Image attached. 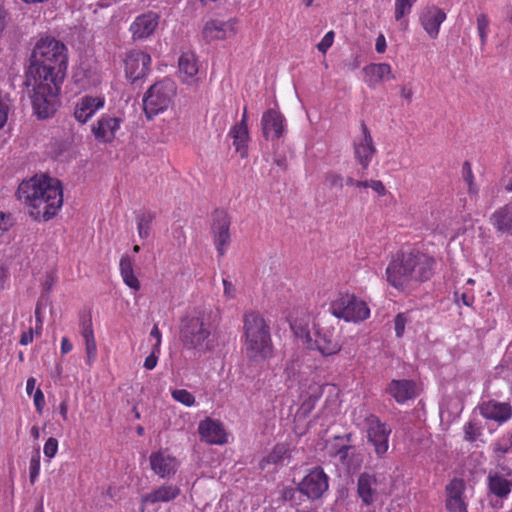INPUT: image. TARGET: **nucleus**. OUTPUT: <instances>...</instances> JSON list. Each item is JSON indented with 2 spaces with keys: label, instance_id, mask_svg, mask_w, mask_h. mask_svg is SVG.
<instances>
[{
  "label": "nucleus",
  "instance_id": "47",
  "mask_svg": "<svg viewBox=\"0 0 512 512\" xmlns=\"http://www.w3.org/2000/svg\"><path fill=\"white\" fill-rule=\"evenodd\" d=\"M286 453V449L283 445H277L272 453H270V455L268 456V462H271V463H277L278 461L281 460V458L283 457V455Z\"/></svg>",
  "mask_w": 512,
  "mask_h": 512
},
{
  "label": "nucleus",
  "instance_id": "50",
  "mask_svg": "<svg viewBox=\"0 0 512 512\" xmlns=\"http://www.w3.org/2000/svg\"><path fill=\"white\" fill-rule=\"evenodd\" d=\"M353 448L350 444H344L337 449L336 455L339 457L342 463H345L349 456V451Z\"/></svg>",
  "mask_w": 512,
  "mask_h": 512
},
{
  "label": "nucleus",
  "instance_id": "26",
  "mask_svg": "<svg viewBox=\"0 0 512 512\" xmlns=\"http://www.w3.org/2000/svg\"><path fill=\"white\" fill-rule=\"evenodd\" d=\"M365 81L369 87H375L382 81L394 79L391 66L387 63H372L363 68Z\"/></svg>",
  "mask_w": 512,
  "mask_h": 512
},
{
  "label": "nucleus",
  "instance_id": "48",
  "mask_svg": "<svg viewBox=\"0 0 512 512\" xmlns=\"http://www.w3.org/2000/svg\"><path fill=\"white\" fill-rule=\"evenodd\" d=\"M82 330L81 334L85 341H88L90 339H94V333L92 329V323L91 320L85 321L81 324Z\"/></svg>",
  "mask_w": 512,
  "mask_h": 512
},
{
  "label": "nucleus",
  "instance_id": "14",
  "mask_svg": "<svg viewBox=\"0 0 512 512\" xmlns=\"http://www.w3.org/2000/svg\"><path fill=\"white\" fill-rule=\"evenodd\" d=\"M236 24L237 20L235 18H231L228 21L218 19L209 20L202 29L203 38L207 42H211L232 37L236 33Z\"/></svg>",
  "mask_w": 512,
  "mask_h": 512
},
{
  "label": "nucleus",
  "instance_id": "44",
  "mask_svg": "<svg viewBox=\"0 0 512 512\" xmlns=\"http://www.w3.org/2000/svg\"><path fill=\"white\" fill-rule=\"evenodd\" d=\"M85 349L87 354V363L89 366L92 365L93 361L96 359L97 348L95 339H90L85 341Z\"/></svg>",
  "mask_w": 512,
  "mask_h": 512
},
{
  "label": "nucleus",
  "instance_id": "21",
  "mask_svg": "<svg viewBox=\"0 0 512 512\" xmlns=\"http://www.w3.org/2000/svg\"><path fill=\"white\" fill-rule=\"evenodd\" d=\"M198 432L201 440L208 444H224L227 442L226 433L222 423L211 418L200 421Z\"/></svg>",
  "mask_w": 512,
  "mask_h": 512
},
{
  "label": "nucleus",
  "instance_id": "12",
  "mask_svg": "<svg viewBox=\"0 0 512 512\" xmlns=\"http://www.w3.org/2000/svg\"><path fill=\"white\" fill-rule=\"evenodd\" d=\"M309 347L315 348L323 356L335 355L341 350L340 334L335 329L318 328Z\"/></svg>",
  "mask_w": 512,
  "mask_h": 512
},
{
  "label": "nucleus",
  "instance_id": "58",
  "mask_svg": "<svg viewBox=\"0 0 512 512\" xmlns=\"http://www.w3.org/2000/svg\"><path fill=\"white\" fill-rule=\"evenodd\" d=\"M35 318H36V332L42 328V318L40 313V305L37 304L35 309Z\"/></svg>",
  "mask_w": 512,
  "mask_h": 512
},
{
  "label": "nucleus",
  "instance_id": "3",
  "mask_svg": "<svg viewBox=\"0 0 512 512\" xmlns=\"http://www.w3.org/2000/svg\"><path fill=\"white\" fill-rule=\"evenodd\" d=\"M68 67L67 48L54 37H43L37 41L26 75L42 80L63 81Z\"/></svg>",
  "mask_w": 512,
  "mask_h": 512
},
{
  "label": "nucleus",
  "instance_id": "53",
  "mask_svg": "<svg viewBox=\"0 0 512 512\" xmlns=\"http://www.w3.org/2000/svg\"><path fill=\"white\" fill-rule=\"evenodd\" d=\"M8 117V106L0 99V129L5 125Z\"/></svg>",
  "mask_w": 512,
  "mask_h": 512
},
{
  "label": "nucleus",
  "instance_id": "63",
  "mask_svg": "<svg viewBox=\"0 0 512 512\" xmlns=\"http://www.w3.org/2000/svg\"><path fill=\"white\" fill-rule=\"evenodd\" d=\"M35 382H36V381H35V379H34V378H29V379L27 380L26 390H27V393H28V394H31V393H32V391H33V389H34V387H35Z\"/></svg>",
  "mask_w": 512,
  "mask_h": 512
},
{
  "label": "nucleus",
  "instance_id": "61",
  "mask_svg": "<svg viewBox=\"0 0 512 512\" xmlns=\"http://www.w3.org/2000/svg\"><path fill=\"white\" fill-rule=\"evenodd\" d=\"M295 490L293 488H288L283 491V498L285 500L291 501L294 498Z\"/></svg>",
  "mask_w": 512,
  "mask_h": 512
},
{
  "label": "nucleus",
  "instance_id": "6",
  "mask_svg": "<svg viewBox=\"0 0 512 512\" xmlns=\"http://www.w3.org/2000/svg\"><path fill=\"white\" fill-rule=\"evenodd\" d=\"M63 81H53L35 79L31 80L30 75H26L24 84L27 88L32 87L30 95L34 114L39 119H46L52 116L57 107L60 85Z\"/></svg>",
  "mask_w": 512,
  "mask_h": 512
},
{
  "label": "nucleus",
  "instance_id": "10",
  "mask_svg": "<svg viewBox=\"0 0 512 512\" xmlns=\"http://www.w3.org/2000/svg\"><path fill=\"white\" fill-rule=\"evenodd\" d=\"M231 218L224 210H215L212 214L211 231L216 250L219 256L225 254V248L230 244Z\"/></svg>",
  "mask_w": 512,
  "mask_h": 512
},
{
  "label": "nucleus",
  "instance_id": "22",
  "mask_svg": "<svg viewBox=\"0 0 512 512\" xmlns=\"http://www.w3.org/2000/svg\"><path fill=\"white\" fill-rule=\"evenodd\" d=\"M378 480L374 474L363 472L357 480V495L362 503L370 506L375 503L378 497Z\"/></svg>",
  "mask_w": 512,
  "mask_h": 512
},
{
  "label": "nucleus",
  "instance_id": "41",
  "mask_svg": "<svg viewBox=\"0 0 512 512\" xmlns=\"http://www.w3.org/2000/svg\"><path fill=\"white\" fill-rule=\"evenodd\" d=\"M462 177L463 180L468 184L469 191L472 192L474 188V176L471 168V164L465 161L462 166Z\"/></svg>",
  "mask_w": 512,
  "mask_h": 512
},
{
  "label": "nucleus",
  "instance_id": "2",
  "mask_svg": "<svg viewBox=\"0 0 512 512\" xmlns=\"http://www.w3.org/2000/svg\"><path fill=\"white\" fill-rule=\"evenodd\" d=\"M435 260L419 250L398 252L386 268L387 281L404 290L429 280L433 275Z\"/></svg>",
  "mask_w": 512,
  "mask_h": 512
},
{
  "label": "nucleus",
  "instance_id": "20",
  "mask_svg": "<svg viewBox=\"0 0 512 512\" xmlns=\"http://www.w3.org/2000/svg\"><path fill=\"white\" fill-rule=\"evenodd\" d=\"M151 469L161 478H167L174 475L177 471L178 462L175 457L165 451L151 453L149 457Z\"/></svg>",
  "mask_w": 512,
  "mask_h": 512
},
{
  "label": "nucleus",
  "instance_id": "29",
  "mask_svg": "<svg viewBox=\"0 0 512 512\" xmlns=\"http://www.w3.org/2000/svg\"><path fill=\"white\" fill-rule=\"evenodd\" d=\"M487 486L491 494L501 499L507 498L512 491V481L506 479L499 473H489Z\"/></svg>",
  "mask_w": 512,
  "mask_h": 512
},
{
  "label": "nucleus",
  "instance_id": "25",
  "mask_svg": "<svg viewBox=\"0 0 512 512\" xmlns=\"http://www.w3.org/2000/svg\"><path fill=\"white\" fill-rule=\"evenodd\" d=\"M283 121L284 118L280 112L274 109L267 110L261 120L263 136L266 139L280 138L284 130Z\"/></svg>",
  "mask_w": 512,
  "mask_h": 512
},
{
  "label": "nucleus",
  "instance_id": "36",
  "mask_svg": "<svg viewBox=\"0 0 512 512\" xmlns=\"http://www.w3.org/2000/svg\"><path fill=\"white\" fill-rule=\"evenodd\" d=\"M171 395L175 401L187 407L193 406L196 401L194 395L185 389H175L172 391Z\"/></svg>",
  "mask_w": 512,
  "mask_h": 512
},
{
  "label": "nucleus",
  "instance_id": "11",
  "mask_svg": "<svg viewBox=\"0 0 512 512\" xmlns=\"http://www.w3.org/2000/svg\"><path fill=\"white\" fill-rule=\"evenodd\" d=\"M151 64V57L144 51H130L125 58V72L127 78L132 82L143 79Z\"/></svg>",
  "mask_w": 512,
  "mask_h": 512
},
{
  "label": "nucleus",
  "instance_id": "38",
  "mask_svg": "<svg viewBox=\"0 0 512 512\" xmlns=\"http://www.w3.org/2000/svg\"><path fill=\"white\" fill-rule=\"evenodd\" d=\"M40 450L35 449L33 452V455L30 460V467H29V480L31 484H34L39 472H40Z\"/></svg>",
  "mask_w": 512,
  "mask_h": 512
},
{
  "label": "nucleus",
  "instance_id": "52",
  "mask_svg": "<svg viewBox=\"0 0 512 512\" xmlns=\"http://www.w3.org/2000/svg\"><path fill=\"white\" fill-rule=\"evenodd\" d=\"M222 282H223V286H224L225 296L228 298H231V299L234 298L236 295V289H235L234 285L226 279H223Z\"/></svg>",
  "mask_w": 512,
  "mask_h": 512
},
{
  "label": "nucleus",
  "instance_id": "39",
  "mask_svg": "<svg viewBox=\"0 0 512 512\" xmlns=\"http://www.w3.org/2000/svg\"><path fill=\"white\" fill-rule=\"evenodd\" d=\"M416 0H395V19L399 21L409 14Z\"/></svg>",
  "mask_w": 512,
  "mask_h": 512
},
{
  "label": "nucleus",
  "instance_id": "32",
  "mask_svg": "<svg viewBox=\"0 0 512 512\" xmlns=\"http://www.w3.org/2000/svg\"><path fill=\"white\" fill-rule=\"evenodd\" d=\"M230 135L233 138V145L235 146L236 151L240 153L241 157H246L247 156V142L249 140L247 126L235 125L231 129Z\"/></svg>",
  "mask_w": 512,
  "mask_h": 512
},
{
  "label": "nucleus",
  "instance_id": "45",
  "mask_svg": "<svg viewBox=\"0 0 512 512\" xmlns=\"http://www.w3.org/2000/svg\"><path fill=\"white\" fill-rule=\"evenodd\" d=\"M58 449V441L56 438L50 437L44 445V454L48 458H53Z\"/></svg>",
  "mask_w": 512,
  "mask_h": 512
},
{
  "label": "nucleus",
  "instance_id": "17",
  "mask_svg": "<svg viewBox=\"0 0 512 512\" xmlns=\"http://www.w3.org/2000/svg\"><path fill=\"white\" fill-rule=\"evenodd\" d=\"M159 23L157 13L149 11L136 17L130 25V32L134 40H142L152 35Z\"/></svg>",
  "mask_w": 512,
  "mask_h": 512
},
{
  "label": "nucleus",
  "instance_id": "40",
  "mask_svg": "<svg viewBox=\"0 0 512 512\" xmlns=\"http://www.w3.org/2000/svg\"><path fill=\"white\" fill-rule=\"evenodd\" d=\"M343 177L335 172H328L325 174V182L329 186V188H337L341 190L344 186Z\"/></svg>",
  "mask_w": 512,
  "mask_h": 512
},
{
  "label": "nucleus",
  "instance_id": "13",
  "mask_svg": "<svg viewBox=\"0 0 512 512\" xmlns=\"http://www.w3.org/2000/svg\"><path fill=\"white\" fill-rule=\"evenodd\" d=\"M369 426L367 429L368 442L374 446V451L378 457H382L388 450V438L391 433L385 423L379 418L371 416L368 419Z\"/></svg>",
  "mask_w": 512,
  "mask_h": 512
},
{
  "label": "nucleus",
  "instance_id": "31",
  "mask_svg": "<svg viewBox=\"0 0 512 512\" xmlns=\"http://www.w3.org/2000/svg\"><path fill=\"white\" fill-rule=\"evenodd\" d=\"M120 273L128 287L135 291L140 289V282L134 275L132 260L128 255L122 256L120 260Z\"/></svg>",
  "mask_w": 512,
  "mask_h": 512
},
{
  "label": "nucleus",
  "instance_id": "15",
  "mask_svg": "<svg viewBox=\"0 0 512 512\" xmlns=\"http://www.w3.org/2000/svg\"><path fill=\"white\" fill-rule=\"evenodd\" d=\"M386 393L392 396L398 404H404L418 395L417 384L409 379H393L385 389Z\"/></svg>",
  "mask_w": 512,
  "mask_h": 512
},
{
  "label": "nucleus",
  "instance_id": "23",
  "mask_svg": "<svg viewBox=\"0 0 512 512\" xmlns=\"http://www.w3.org/2000/svg\"><path fill=\"white\" fill-rule=\"evenodd\" d=\"M122 119L103 115L97 124L92 127V132L98 141L111 142L115 138L117 130L120 128Z\"/></svg>",
  "mask_w": 512,
  "mask_h": 512
},
{
  "label": "nucleus",
  "instance_id": "43",
  "mask_svg": "<svg viewBox=\"0 0 512 512\" xmlns=\"http://www.w3.org/2000/svg\"><path fill=\"white\" fill-rule=\"evenodd\" d=\"M407 323V316L404 313H399L394 319V329L396 336L401 338L404 334L405 325Z\"/></svg>",
  "mask_w": 512,
  "mask_h": 512
},
{
  "label": "nucleus",
  "instance_id": "18",
  "mask_svg": "<svg viewBox=\"0 0 512 512\" xmlns=\"http://www.w3.org/2000/svg\"><path fill=\"white\" fill-rule=\"evenodd\" d=\"M363 137L354 144L355 158L361 165L363 170H366L371 162L376 148L373 144L372 136L365 123L361 124Z\"/></svg>",
  "mask_w": 512,
  "mask_h": 512
},
{
  "label": "nucleus",
  "instance_id": "7",
  "mask_svg": "<svg viewBox=\"0 0 512 512\" xmlns=\"http://www.w3.org/2000/svg\"><path fill=\"white\" fill-rule=\"evenodd\" d=\"M176 95V86L173 81L164 79L153 84L143 98V109L150 120L155 115L166 110Z\"/></svg>",
  "mask_w": 512,
  "mask_h": 512
},
{
  "label": "nucleus",
  "instance_id": "42",
  "mask_svg": "<svg viewBox=\"0 0 512 512\" xmlns=\"http://www.w3.org/2000/svg\"><path fill=\"white\" fill-rule=\"evenodd\" d=\"M290 325H291L292 330L296 334V336L301 337V338L305 337L307 339L308 343L312 342V339L310 338L309 331L305 324H303L301 322L298 323V321H294V322H291Z\"/></svg>",
  "mask_w": 512,
  "mask_h": 512
},
{
  "label": "nucleus",
  "instance_id": "24",
  "mask_svg": "<svg viewBox=\"0 0 512 512\" xmlns=\"http://www.w3.org/2000/svg\"><path fill=\"white\" fill-rule=\"evenodd\" d=\"M480 414L489 420L503 423L512 416V407L509 403H500L493 400L484 402L480 405Z\"/></svg>",
  "mask_w": 512,
  "mask_h": 512
},
{
  "label": "nucleus",
  "instance_id": "16",
  "mask_svg": "<svg viewBox=\"0 0 512 512\" xmlns=\"http://www.w3.org/2000/svg\"><path fill=\"white\" fill-rule=\"evenodd\" d=\"M446 508L449 512H468L463 499L465 483L462 479H452L445 488Z\"/></svg>",
  "mask_w": 512,
  "mask_h": 512
},
{
  "label": "nucleus",
  "instance_id": "37",
  "mask_svg": "<svg viewBox=\"0 0 512 512\" xmlns=\"http://www.w3.org/2000/svg\"><path fill=\"white\" fill-rule=\"evenodd\" d=\"M355 186L363 187L374 190L379 196H385L387 193L386 187L380 180H364L356 181Z\"/></svg>",
  "mask_w": 512,
  "mask_h": 512
},
{
  "label": "nucleus",
  "instance_id": "9",
  "mask_svg": "<svg viewBox=\"0 0 512 512\" xmlns=\"http://www.w3.org/2000/svg\"><path fill=\"white\" fill-rule=\"evenodd\" d=\"M328 487V476L321 467H315L298 484V491L310 500H317Z\"/></svg>",
  "mask_w": 512,
  "mask_h": 512
},
{
  "label": "nucleus",
  "instance_id": "27",
  "mask_svg": "<svg viewBox=\"0 0 512 512\" xmlns=\"http://www.w3.org/2000/svg\"><path fill=\"white\" fill-rule=\"evenodd\" d=\"M103 106L104 100L102 98L84 96L77 103L74 116L80 123H86Z\"/></svg>",
  "mask_w": 512,
  "mask_h": 512
},
{
  "label": "nucleus",
  "instance_id": "59",
  "mask_svg": "<svg viewBox=\"0 0 512 512\" xmlns=\"http://www.w3.org/2000/svg\"><path fill=\"white\" fill-rule=\"evenodd\" d=\"M59 411H60V414L63 418V420H67L68 419V404H67V401H62L59 405Z\"/></svg>",
  "mask_w": 512,
  "mask_h": 512
},
{
  "label": "nucleus",
  "instance_id": "8",
  "mask_svg": "<svg viewBox=\"0 0 512 512\" xmlns=\"http://www.w3.org/2000/svg\"><path fill=\"white\" fill-rule=\"evenodd\" d=\"M331 313L345 321H363L369 317L370 310L366 303L354 295L345 294L334 300L330 305Z\"/></svg>",
  "mask_w": 512,
  "mask_h": 512
},
{
  "label": "nucleus",
  "instance_id": "60",
  "mask_svg": "<svg viewBox=\"0 0 512 512\" xmlns=\"http://www.w3.org/2000/svg\"><path fill=\"white\" fill-rule=\"evenodd\" d=\"M401 96L406 99L408 103L412 101L413 92L411 89H408L406 86L401 88Z\"/></svg>",
  "mask_w": 512,
  "mask_h": 512
},
{
  "label": "nucleus",
  "instance_id": "1",
  "mask_svg": "<svg viewBox=\"0 0 512 512\" xmlns=\"http://www.w3.org/2000/svg\"><path fill=\"white\" fill-rule=\"evenodd\" d=\"M17 197L30 208L29 214L35 220L52 219L63 205L61 182L46 176L23 181Z\"/></svg>",
  "mask_w": 512,
  "mask_h": 512
},
{
  "label": "nucleus",
  "instance_id": "56",
  "mask_svg": "<svg viewBox=\"0 0 512 512\" xmlns=\"http://www.w3.org/2000/svg\"><path fill=\"white\" fill-rule=\"evenodd\" d=\"M32 341H33V330L29 329L28 331L22 333L19 342L21 345H28Z\"/></svg>",
  "mask_w": 512,
  "mask_h": 512
},
{
  "label": "nucleus",
  "instance_id": "62",
  "mask_svg": "<svg viewBox=\"0 0 512 512\" xmlns=\"http://www.w3.org/2000/svg\"><path fill=\"white\" fill-rule=\"evenodd\" d=\"M5 17H6V13L0 6V34L2 33V31L4 30L5 25H6Z\"/></svg>",
  "mask_w": 512,
  "mask_h": 512
},
{
  "label": "nucleus",
  "instance_id": "57",
  "mask_svg": "<svg viewBox=\"0 0 512 512\" xmlns=\"http://www.w3.org/2000/svg\"><path fill=\"white\" fill-rule=\"evenodd\" d=\"M72 343L69 341L67 337H63L61 341V353L67 354L72 350Z\"/></svg>",
  "mask_w": 512,
  "mask_h": 512
},
{
  "label": "nucleus",
  "instance_id": "28",
  "mask_svg": "<svg viewBox=\"0 0 512 512\" xmlns=\"http://www.w3.org/2000/svg\"><path fill=\"white\" fill-rule=\"evenodd\" d=\"M179 494V487L172 484H163L152 492L143 495L142 503L155 504L159 502H169L177 498Z\"/></svg>",
  "mask_w": 512,
  "mask_h": 512
},
{
  "label": "nucleus",
  "instance_id": "5",
  "mask_svg": "<svg viewBox=\"0 0 512 512\" xmlns=\"http://www.w3.org/2000/svg\"><path fill=\"white\" fill-rule=\"evenodd\" d=\"M211 312L207 309L194 308L181 320L179 338L184 348L203 354L212 348Z\"/></svg>",
  "mask_w": 512,
  "mask_h": 512
},
{
  "label": "nucleus",
  "instance_id": "49",
  "mask_svg": "<svg viewBox=\"0 0 512 512\" xmlns=\"http://www.w3.org/2000/svg\"><path fill=\"white\" fill-rule=\"evenodd\" d=\"M156 353H159V351H157V350H155V348H153L151 354L146 357V359L144 361V367L147 370H152L156 367L157 361H158V356L156 355Z\"/></svg>",
  "mask_w": 512,
  "mask_h": 512
},
{
  "label": "nucleus",
  "instance_id": "51",
  "mask_svg": "<svg viewBox=\"0 0 512 512\" xmlns=\"http://www.w3.org/2000/svg\"><path fill=\"white\" fill-rule=\"evenodd\" d=\"M34 404L39 413H42L43 406L45 404V399L42 391L37 389L34 395Z\"/></svg>",
  "mask_w": 512,
  "mask_h": 512
},
{
  "label": "nucleus",
  "instance_id": "46",
  "mask_svg": "<svg viewBox=\"0 0 512 512\" xmlns=\"http://www.w3.org/2000/svg\"><path fill=\"white\" fill-rule=\"evenodd\" d=\"M334 41V32L329 31L325 34L322 40L318 43L317 48L320 52L326 53V51L332 46Z\"/></svg>",
  "mask_w": 512,
  "mask_h": 512
},
{
  "label": "nucleus",
  "instance_id": "54",
  "mask_svg": "<svg viewBox=\"0 0 512 512\" xmlns=\"http://www.w3.org/2000/svg\"><path fill=\"white\" fill-rule=\"evenodd\" d=\"M150 335L151 337L156 339V344L154 345V348L155 350L159 351L161 345V333L156 325L151 330Z\"/></svg>",
  "mask_w": 512,
  "mask_h": 512
},
{
  "label": "nucleus",
  "instance_id": "30",
  "mask_svg": "<svg viewBox=\"0 0 512 512\" xmlns=\"http://www.w3.org/2000/svg\"><path fill=\"white\" fill-rule=\"evenodd\" d=\"M491 223L500 232L512 231V207L506 205L496 210L491 216Z\"/></svg>",
  "mask_w": 512,
  "mask_h": 512
},
{
  "label": "nucleus",
  "instance_id": "35",
  "mask_svg": "<svg viewBox=\"0 0 512 512\" xmlns=\"http://www.w3.org/2000/svg\"><path fill=\"white\" fill-rule=\"evenodd\" d=\"M476 23L481 45L484 46L488 38L490 21L486 14L481 13L477 16Z\"/></svg>",
  "mask_w": 512,
  "mask_h": 512
},
{
  "label": "nucleus",
  "instance_id": "34",
  "mask_svg": "<svg viewBox=\"0 0 512 512\" xmlns=\"http://www.w3.org/2000/svg\"><path fill=\"white\" fill-rule=\"evenodd\" d=\"M154 219V215L148 212H143L137 216V230L140 238H147L149 236L150 225Z\"/></svg>",
  "mask_w": 512,
  "mask_h": 512
},
{
  "label": "nucleus",
  "instance_id": "55",
  "mask_svg": "<svg viewBox=\"0 0 512 512\" xmlns=\"http://www.w3.org/2000/svg\"><path fill=\"white\" fill-rule=\"evenodd\" d=\"M375 49L378 53H384L386 49L385 37L380 34L376 39Z\"/></svg>",
  "mask_w": 512,
  "mask_h": 512
},
{
  "label": "nucleus",
  "instance_id": "64",
  "mask_svg": "<svg viewBox=\"0 0 512 512\" xmlns=\"http://www.w3.org/2000/svg\"><path fill=\"white\" fill-rule=\"evenodd\" d=\"M353 434L347 433L344 436H336V440H345L347 443H350L352 441Z\"/></svg>",
  "mask_w": 512,
  "mask_h": 512
},
{
  "label": "nucleus",
  "instance_id": "33",
  "mask_svg": "<svg viewBox=\"0 0 512 512\" xmlns=\"http://www.w3.org/2000/svg\"><path fill=\"white\" fill-rule=\"evenodd\" d=\"M179 71L185 76L184 81L192 79L198 73L196 57L191 52L183 53L178 61Z\"/></svg>",
  "mask_w": 512,
  "mask_h": 512
},
{
  "label": "nucleus",
  "instance_id": "19",
  "mask_svg": "<svg viewBox=\"0 0 512 512\" xmlns=\"http://www.w3.org/2000/svg\"><path fill=\"white\" fill-rule=\"evenodd\" d=\"M446 19L444 10L437 6L426 7L419 16V21L430 38L436 39L440 25Z\"/></svg>",
  "mask_w": 512,
  "mask_h": 512
},
{
  "label": "nucleus",
  "instance_id": "4",
  "mask_svg": "<svg viewBox=\"0 0 512 512\" xmlns=\"http://www.w3.org/2000/svg\"><path fill=\"white\" fill-rule=\"evenodd\" d=\"M244 351L249 361L263 363L273 354L270 328L258 312H247L243 316Z\"/></svg>",
  "mask_w": 512,
  "mask_h": 512
}]
</instances>
